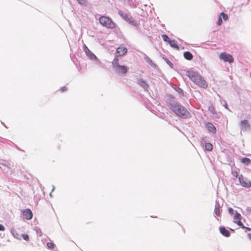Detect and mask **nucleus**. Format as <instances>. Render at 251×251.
<instances>
[{
	"instance_id": "nucleus-1",
	"label": "nucleus",
	"mask_w": 251,
	"mask_h": 251,
	"mask_svg": "<svg viewBox=\"0 0 251 251\" xmlns=\"http://www.w3.org/2000/svg\"><path fill=\"white\" fill-rule=\"evenodd\" d=\"M187 76L196 85L203 88H206L208 86L207 82L201 75L197 72L190 70L186 72Z\"/></svg>"
},
{
	"instance_id": "nucleus-3",
	"label": "nucleus",
	"mask_w": 251,
	"mask_h": 251,
	"mask_svg": "<svg viewBox=\"0 0 251 251\" xmlns=\"http://www.w3.org/2000/svg\"><path fill=\"white\" fill-rule=\"evenodd\" d=\"M100 23L103 26L108 28L113 29L116 27V24L110 17L101 16L99 18Z\"/></svg>"
},
{
	"instance_id": "nucleus-34",
	"label": "nucleus",
	"mask_w": 251,
	"mask_h": 251,
	"mask_svg": "<svg viewBox=\"0 0 251 251\" xmlns=\"http://www.w3.org/2000/svg\"><path fill=\"white\" fill-rule=\"evenodd\" d=\"M61 92H64L67 90V88L65 86H64L63 87L61 88Z\"/></svg>"
},
{
	"instance_id": "nucleus-23",
	"label": "nucleus",
	"mask_w": 251,
	"mask_h": 251,
	"mask_svg": "<svg viewBox=\"0 0 251 251\" xmlns=\"http://www.w3.org/2000/svg\"><path fill=\"white\" fill-rule=\"evenodd\" d=\"M22 236L24 240H25L26 241H28L29 240V237L27 234H22Z\"/></svg>"
},
{
	"instance_id": "nucleus-11",
	"label": "nucleus",
	"mask_w": 251,
	"mask_h": 251,
	"mask_svg": "<svg viewBox=\"0 0 251 251\" xmlns=\"http://www.w3.org/2000/svg\"><path fill=\"white\" fill-rule=\"evenodd\" d=\"M23 214L25 218L27 220H30L32 218L33 214L29 209H25L23 211Z\"/></svg>"
},
{
	"instance_id": "nucleus-10",
	"label": "nucleus",
	"mask_w": 251,
	"mask_h": 251,
	"mask_svg": "<svg viewBox=\"0 0 251 251\" xmlns=\"http://www.w3.org/2000/svg\"><path fill=\"white\" fill-rule=\"evenodd\" d=\"M127 51L126 47L121 46L116 50V54L117 56H121L125 55Z\"/></svg>"
},
{
	"instance_id": "nucleus-25",
	"label": "nucleus",
	"mask_w": 251,
	"mask_h": 251,
	"mask_svg": "<svg viewBox=\"0 0 251 251\" xmlns=\"http://www.w3.org/2000/svg\"><path fill=\"white\" fill-rule=\"evenodd\" d=\"M162 37L163 38V40L165 42H169V41H170L169 38L166 35L163 34L162 35Z\"/></svg>"
},
{
	"instance_id": "nucleus-36",
	"label": "nucleus",
	"mask_w": 251,
	"mask_h": 251,
	"mask_svg": "<svg viewBox=\"0 0 251 251\" xmlns=\"http://www.w3.org/2000/svg\"><path fill=\"white\" fill-rule=\"evenodd\" d=\"M225 107L226 108V109L227 108V104H226L225 105Z\"/></svg>"
},
{
	"instance_id": "nucleus-37",
	"label": "nucleus",
	"mask_w": 251,
	"mask_h": 251,
	"mask_svg": "<svg viewBox=\"0 0 251 251\" xmlns=\"http://www.w3.org/2000/svg\"><path fill=\"white\" fill-rule=\"evenodd\" d=\"M249 231H251V228H249V227H247L246 228Z\"/></svg>"
},
{
	"instance_id": "nucleus-22",
	"label": "nucleus",
	"mask_w": 251,
	"mask_h": 251,
	"mask_svg": "<svg viewBox=\"0 0 251 251\" xmlns=\"http://www.w3.org/2000/svg\"><path fill=\"white\" fill-rule=\"evenodd\" d=\"M47 245L48 248L50 249H53L55 247V245L52 242H48Z\"/></svg>"
},
{
	"instance_id": "nucleus-9",
	"label": "nucleus",
	"mask_w": 251,
	"mask_h": 251,
	"mask_svg": "<svg viewBox=\"0 0 251 251\" xmlns=\"http://www.w3.org/2000/svg\"><path fill=\"white\" fill-rule=\"evenodd\" d=\"M240 126L242 130L247 131L250 129V126L246 120H242L240 123Z\"/></svg>"
},
{
	"instance_id": "nucleus-4",
	"label": "nucleus",
	"mask_w": 251,
	"mask_h": 251,
	"mask_svg": "<svg viewBox=\"0 0 251 251\" xmlns=\"http://www.w3.org/2000/svg\"><path fill=\"white\" fill-rule=\"evenodd\" d=\"M118 13L124 20L126 21L129 24L135 26L139 25V22L135 21L128 13L120 10L118 12Z\"/></svg>"
},
{
	"instance_id": "nucleus-39",
	"label": "nucleus",
	"mask_w": 251,
	"mask_h": 251,
	"mask_svg": "<svg viewBox=\"0 0 251 251\" xmlns=\"http://www.w3.org/2000/svg\"><path fill=\"white\" fill-rule=\"evenodd\" d=\"M178 91L179 92H181V90L179 88H178Z\"/></svg>"
},
{
	"instance_id": "nucleus-2",
	"label": "nucleus",
	"mask_w": 251,
	"mask_h": 251,
	"mask_svg": "<svg viewBox=\"0 0 251 251\" xmlns=\"http://www.w3.org/2000/svg\"><path fill=\"white\" fill-rule=\"evenodd\" d=\"M171 108L176 115L182 118H187L190 116V113L177 103L172 104Z\"/></svg>"
},
{
	"instance_id": "nucleus-33",
	"label": "nucleus",
	"mask_w": 251,
	"mask_h": 251,
	"mask_svg": "<svg viewBox=\"0 0 251 251\" xmlns=\"http://www.w3.org/2000/svg\"><path fill=\"white\" fill-rule=\"evenodd\" d=\"M232 175H233L234 177H237V176H238V173H237V172H232Z\"/></svg>"
},
{
	"instance_id": "nucleus-12",
	"label": "nucleus",
	"mask_w": 251,
	"mask_h": 251,
	"mask_svg": "<svg viewBox=\"0 0 251 251\" xmlns=\"http://www.w3.org/2000/svg\"><path fill=\"white\" fill-rule=\"evenodd\" d=\"M115 70L119 74H126L128 71V68L126 66L124 65H120Z\"/></svg>"
},
{
	"instance_id": "nucleus-5",
	"label": "nucleus",
	"mask_w": 251,
	"mask_h": 251,
	"mask_svg": "<svg viewBox=\"0 0 251 251\" xmlns=\"http://www.w3.org/2000/svg\"><path fill=\"white\" fill-rule=\"evenodd\" d=\"M219 58L225 62H228L229 63L233 62V58L232 55L226 52H222L219 55Z\"/></svg>"
},
{
	"instance_id": "nucleus-21",
	"label": "nucleus",
	"mask_w": 251,
	"mask_h": 251,
	"mask_svg": "<svg viewBox=\"0 0 251 251\" xmlns=\"http://www.w3.org/2000/svg\"><path fill=\"white\" fill-rule=\"evenodd\" d=\"M215 214L218 216H219L220 215V205L219 204L217 205L215 207V210H214Z\"/></svg>"
},
{
	"instance_id": "nucleus-7",
	"label": "nucleus",
	"mask_w": 251,
	"mask_h": 251,
	"mask_svg": "<svg viewBox=\"0 0 251 251\" xmlns=\"http://www.w3.org/2000/svg\"><path fill=\"white\" fill-rule=\"evenodd\" d=\"M242 218L241 214L237 211H235V215L233 217V222L237 224L239 226H241L243 228H244L245 227L241 222Z\"/></svg>"
},
{
	"instance_id": "nucleus-31",
	"label": "nucleus",
	"mask_w": 251,
	"mask_h": 251,
	"mask_svg": "<svg viewBox=\"0 0 251 251\" xmlns=\"http://www.w3.org/2000/svg\"><path fill=\"white\" fill-rule=\"evenodd\" d=\"M165 61H166L167 63L170 66H171V67H172L173 66V64L172 63L168 60V59H165Z\"/></svg>"
},
{
	"instance_id": "nucleus-30",
	"label": "nucleus",
	"mask_w": 251,
	"mask_h": 251,
	"mask_svg": "<svg viewBox=\"0 0 251 251\" xmlns=\"http://www.w3.org/2000/svg\"><path fill=\"white\" fill-rule=\"evenodd\" d=\"M228 212L230 214H233V213H234V210L230 207L228 209Z\"/></svg>"
},
{
	"instance_id": "nucleus-32",
	"label": "nucleus",
	"mask_w": 251,
	"mask_h": 251,
	"mask_svg": "<svg viewBox=\"0 0 251 251\" xmlns=\"http://www.w3.org/2000/svg\"><path fill=\"white\" fill-rule=\"evenodd\" d=\"M4 230H5L4 226L0 224V231H4Z\"/></svg>"
},
{
	"instance_id": "nucleus-14",
	"label": "nucleus",
	"mask_w": 251,
	"mask_h": 251,
	"mask_svg": "<svg viewBox=\"0 0 251 251\" xmlns=\"http://www.w3.org/2000/svg\"><path fill=\"white\" fill-rule=\"evenodd\" d=\"M220 231L221 234L226 237H228L230 235L229 231L226 230L224 227H221L220 228Z\"/></svg>"
},
{
	"instance_id": "nucleus-26",
	"label": "nucleus",
	"mask_w": 251,
	"mask_h": 251,
	"mask_svg": "<svg viewBox=\"0 0 251 251\" xmlns=\"http://www.w3.org/2000/svg\"><path fill=\"white\" fill-rule=\"evenodd\" d=\"M77 1L81 5H86L87 3L86 0H77Z\"/></svg>"
},
{
	"instance_id": "nucleus-35",
	"label": "nucleus",
	"mask_w": 251,
	"mask_h": 251,
	"mask_svg": "<svg viewBox=\"0 0 251 251\" xmlns=\"http://www.w3.org/2000/svg\"><path fill=\"white\" fill-rule=\"evenodd\" d=\"M249 238L251 240V233L248 235Z\"/></svg>"
},
{
	"instance_id": "nucleus-8",
	"label": "nucleus",
	"mask_w": 251,
	"mask_h": 251,
	"mask_svg": "<svg viewBox=\"0 0 251 251\" xmlns=\"http://www.w3.org/2000/svg\"><path fill=\"white\" fill-rule=\"evenodd\" d=\"M83 49L87 55L91 59H97V56L88 48L86 45H83Z\"/></svg>"
},
{
	"instance_id": "nucleus-13",
	"label": "nucleus",
	"mask_w": 251,
	"mask_h": 251,
	"mask_svg": "<svg viewBox=\"0 0 251 251\" xmlns=\"http://www.w3.org/2000/svg\"><path fill=\"white\" fill-rule=\"evenodd\" d=\"M206 127L207 130L213 133H214L216 131V129L215 126L211 123H207L205 125Z\"/></svg>"
},
{
	"instance_id": "nucleus-20",
	"label": "nucleus",
	"mask_w": 251,
	"mask_h": 251,
	"mask_svg": "<svg viewBox=\"0 0 251 251\" xmlns=\"http://www.w3.org/2000/svg\"><path fill=\"white\" fill-rule=\"evenodd\" d=\"M205 147L206 150L208 151H211L213 149L212 145L209 143H206Z\"/></svg>"
},
{
	"instance_id": "nucleus-28",
	"label": "nucleus",
	"mask_w": 251,
	"mask_h": 251,
	"mask_svg": "<svg viewBox=\"0 0 251 251\" xmlns=\"http://www.w3.org/2000/svg\"><path fill=\"white\" fill-rule=\"evenodd\" d=\"M13 236L18 240H21V235L17 233H13Z\"/></svg>"
},
{
	"instance_id": "nucleus-17",
	"label": "nucleus",
	"mask_w": 251,
	"mask_h": 251,
	"mask_svg": "<svg viewBox=\"0 0 251 251\" xmlns=\"http://www.w3.org/2000/svg\"><path fill=\"white\" fill-rule=\"evenodd\" d=\"M184 57L188 60H191L193 58L192 53L189 51H186L184 53Z\"/></svg>"
},
{
	"instance_id": "nucleus-27",
	"label": "nucleus",
	"mask_w": 251,
	"mask_h": 251,
	"mask_svg": "<svg viewBox=\"0 0 251 251\" xmlns=\"http://www.w3.org/2000/svg\"><path fill=\"white\" fill-rule=\"evenodd\" d=\"M220 15L221 16V15H222L224 20H225V21L227 20V19H228L227 15L226 14H225L224 13H221Z\"/></svg>"
},
{
	"instance_id": "nucleus-19",
	"label": "nucleus",
	"mask_w": 251,
	"mask_h": 251,
	"mask_svg": "<svg viewBox=\"0 0 251 251\" xmlns=\"http://www.w3.org/2000/svg\"><path fill=\"white\" fill-rule=\"evenodd\" d=\"M169 43L170 45L172 47H173L174 48L177 49H178V46L177 45V44H176V41H175V40H170V41H169Z\"/></svg>"
},
{
	"instance_id": "nucleus-18",
	"label": "nucleus",
	"mask_w": 251,
	"mask_h": 251,
	"mask_svg": "<svg viewBox=\"0 0 251 251\" xmlns=\"http://www.w3.org/2000/svg\"><path fill=\"white\" fill-rule=\"evenodd\" d=\"M241 162L245 165H249L251 164V160L249 158L244 157L241 159Z\"/></svg>"
},
{
	"instance_id": "nucleus-6",
	"label": "nucleus",
	"mask_w": 251,
	"mask_h": 251,
	"mask_svg": "<svg viewBox=\"0 0 251 251\" xmlns=\"http://www.w3.org/2000/svg\"><path fill=\"white\" fill-rule=\"evenodd\" d=\"M239 180L240 184L243 187L249 188L251 186V181L242 175L239 176Z\"/></svg>"
},
{
	"instance_id": "nucleus-15",
	"label": "nucleus",
	"mask_w": 251,
	"mask_h": 251,
	"mask_svg": "<svg viewBox=\"0 0 251 251\" xmlns=\"http://www.w3.org/2000/svg\"><path fill=\"white\" fill-rule=\"evenodd\" d=\"M113 67L115 69L118 67H119L120 65L119 63V59L117 57H115L113 59L112 62Z\"/></svg>"
},
{
	"instance_id": "nucleus-29",
	"label": "nucleus",
	"mask_w": 251,
	"mask_h": 251,
	"mask_svg": "<svg viewBox=\"0 0 251 251\" xmlns=\"http://www.w3.org/2000/svg\"><path fill=\"white\" fill-rule=\"evenodd\" d=\"M222 20L221 16L220 15L218 18L217 24L218 25H221L222 24Z\"/></svg>"
},
{
	"instance_id": "nucleus-24",
	"label": "nucleus",
	"mask_w": 251,
	"mask_h": 251,
	"mask_svg": "<svg viewBox=\"0 0 251 251\" xmlns=\"http://www.w3.org/2000/svg\"><path fill=\"white\" fill-rule=\"evenodd\" d=\"M209 111L212 114H214L215 113L214 108L213 105H211L208 107Z\"/></svg>"
},
{
	"instance_id": "nucleus-16",
	"label": "nucleus",
	"mask_w": 251,
	"mask_h": 251,
	"mask_svg": "<svg viewBox=\"0 0 251 251\" xmlns=\"http://www.w3.org/2000/svg\"><path fill=\"white\" fill-rule=\"evenodd\" d=\"M139 84L144 89L147 90L148 85L146 84L145 81L142 79H140L138 81Z\"/></svg>"
},
{
	"instance_id": "nucleus-38",
	"label": "nucleus",
	"mask_w": 251,
	"mask_h": 251,
	"mask_svg": "<svg viewBox=\"0 0 251 251\" xmlns=\"http://www.w3.org/2000/svg\"><path fill=\"white\" fill-rule=\"evenodd\" d=\"M39 234H40L39 235H40V236L42 235V232H41V231L40 232V233H39Z\"/></svg>"
}]
</instances>
